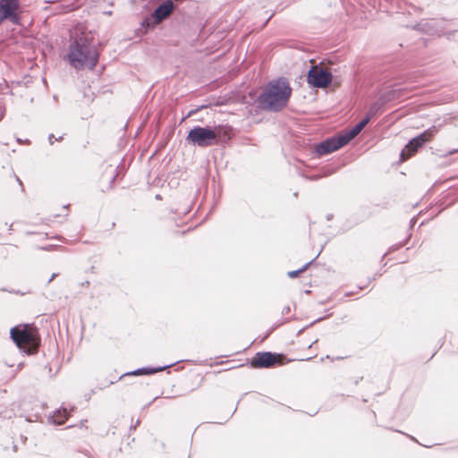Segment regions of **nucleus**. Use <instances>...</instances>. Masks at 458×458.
<instances>
[{"mask_svg": "<svg viewBox=\"0 0 458 458\" xmlns=\"http://www.w3.org/2000/svg\"><path fill=\"white\" fill-rule=\"evenodd\" d=\"M17 181H18V182H19V183L21 185V181L19 178H17Z\"/></svg>", "mask_w": 458, "mask_h": 458, "instance_id": "24", "label": "nucleus"}, {"mask_svg": "<svg viewBox=\"0 0 458 458\" xmlns=\"http://www.w3.org/2000/svg\"><path fill=\"white\" fill-rule=\"evenodd\" d=\"M291 93L286 81L276 80L267 85L259 97V103L265 109L278 111L286 106Z\"/></svg>", "mask_w": 458, "mask_h": 458, "instance_id": "1", "label": "nucleus"}, {"mask_svg": "<svg viewBox=\"0 0 458 458\" xmlns=\"http://www.w3.org/2000/svg\"><path fill=\"white\" fill-rule=\"evenodd\" d=\"M332 81V74L327 70L313 66L308 72V82L315 88H326Z\"/></svg>", "mask_w": 458, "mask_h": 458, "instance_id": "7", "label": "nucleus"}, {"mask_svg": "<svg viewBox=\"0 0 458 458\" xmlns=\"http://www.w3.org/2000/svg\"><path fill=\"white\" fill-rule=\"evenodd\" d=\"M57 276H58V274L53 273L52 276H50V278L47 281V284H49Z\"/></svg>", "mask_w": 458, "mask_h": 458, "instance_id": "19", "label": "nucleus"}, {"mask_svg": "<svg viewBox=\"0 0 458 458\" xmlns=\"http://www.w3.org/2000/svg\"><path fill=\"white\" fill-rule=\"evenodd\" d=\"M67 58L70 64L76 70H81L84 67L92 70L98 62V53L87 40L81 38L71 43Z\"/></svg>", "mask_w": 458, "mask_h": 458, "instance_id": "2", "label": "nucleus"}, {"mask_svg": "<svg viewBox=\"0 0 458 458\" xmlns=\"http://www.w3.org/2000/svg\"><path fill=\"white\" fill-rule=\"evenodd\" d=\"M343 140H344L341 135L327 139L316 146L315 151L318 156L329 154L345 146L346 144Z\"/></svg>", "mask_w": 458, "mask_h": 458, "instance_id": "9", "label": "nucleus"}, {"mask_svg": "<svg viewBox=\"0 0 458 458\" xmlns=\"http://www.w3.org/2000/svg\"><path fill=\"white\" fill-rule=\"evenodd\" d=\"M106 13V14H108V15H111L112 12H111V11H109V12H106V13Z\"/></svg>", "mask_w": 458, "mask_h": 458, "instance_id": "23", "label": "nucleus"}, {"mask_svg": "<svg viewBox=\"0 0 458 458\" xmlns=\"http://www.w3.org/2000/svg\"><path fill=\"white\" fill-rule=\"evenodd\" d=\"M20 7L19 0H0V24L4 20H9L13 24L20 21L17 11Z\"/></svg>", "mask_w": 458, "mask_h": 458, "instance_id": "6", "label": "nucleus"}, {"mask_svg": "<svg viewBox=\"0 0 458 458\" xmlns=\"http://www.w3.org/2000/svg\"><path fill=\"white\" fill-rule=\"evenodd\" d=\"M310 263H307L305 266H303L302 268L301 269H298V270H294V271H289L288 272V276L292 278H294L296 277L300 273L305 271L307 269V267H309Z\"/></svg>", "mask_w": 458, "mask_h": 458, "instance_id": "15", "label": "nucleus"}, {"mask_svg": "<svg viewBox=\"0 0 458 458\" xmlns=\"http://www.w3.org/2000/svg\"><path fill=\"white\" fill-rule=\"evenodd\" d=\"M170 196L169 194V184L165 187V189L163 191L162 193L156 194L155 198L156 199H163L165 198H168Z\"/></svg>", "mask_w": 458, "mask_h": 458, "instance_id": "14", "label": "nucleus"}, {"mask_svg": "<svg viewBox=\"0 0 458 458\" xmlns=\"http://www.w3.org/2000/svg\"><path fill=\"white\" fill-rule=\"evenodd\" d=\"M62 139H63V137H62V136H60L59 138H55L54 134H50V135L48 136V140H49L50 144H53V143H54V140H56V141H59V140H61Z\"/></svg>", "mask_w": 458, "mask_h": 458, "instance_id": "18", "label": "nucleus"}, {"mask_svg": "<svg viewBox=\"0 0 458 458\" xmlns=\"http://www.w3.org/2000/svg\"><path fill=\"white\" fill-rule=\"evenodd\" d=\"M370 117L369 115H367L364 117L361 121H360L357 125L359 126L360 130L361 131L369 122Z\"/></svg>", "mask_w": 458, "mask_h": 458, "instance_id": "16", "label": "nucleus"}, {"mask_svg": "<svg viewBox=\"0 0 458 458\" xmlns=\"http://www.w3.org/2000/svg\"><path fill=\"white\" fill-rule=\"evenodd\" d=\"M171 367H172V364L162 366V367H144V368H140V369H138L136 370H133L131 372H128V373L124 374L123 376H129V375H135V376H138V375H150V374H154V373L162 371L165 369H169Z\"/></svg>", "mask_w": 458, "mask_h": 458, "instance_id": "11", "label": "nucleus"}, {"mask_svg": "<svg viewBox=\"0 0 458 458\" xmlns=\"http://www.w3.org/2000/svg\"><path fill=\"white\" fill-rule=\"evenodd\" d=\"M437 131V128L433 126L410 140V142L401 152V161L404 162L410 157L413 156L419 148L422 147L426 142L429 141L435 136Z\"/></svg>", "mask_w": 458, "mask_h": 458, "instance_id": "5", "label": "nucleus"}, {"mask_svg": "<svg viewBox=\"0 0 458 458\" xmlns=\"http://www.w3.org/2000/svg\"><path fill=\"white\" fill-rule=\"evenodd\" d=\"M54 248H55V246H53V245H49V246H47V247L44 248V250H53Z\"/></svg>", "mask_w": 458, "mask_h": 458, "instance_id": "21", "label": "nucleus"}, {"mask_svg": "<svg viewBox=\"0 0 458 458\" xmlns=\"http://www.w3.org/2000/svg\"><path fill=\"white\" fill-rule=\"evenodd\" d=\"M218 133L208 127H194L188 134L187 140L193 145L208 147L216 143Z\"/></svg>", "mask_w": 458, "mask_h": 458, "instance_id": "4", "label": "nucleus"}, {"mask_svg": "<svg viewBox=\"0 0 458 458\" xmlns=\"http://www.w3.org/2000/svg\"><path fill=\"white\" fill-rule=\"evenodd\" d=\"M69 416V413L66 409L56 411L52 416L53 422L56 425H62L65 422Z\"/></svg>", "mask_w": 458, "mask_h": 458, "instance_id": "12", "label": "nucleus"}, {"mask_svg": "<svg viewBox=\"0 0 458 458\" xmlns=\"http://www.w3.org/2000/svg\"><path fill=\"white\" fill-rule=\"evenodd\" d=\"M172 13V0H165L154 13L144 19L142 25L146 27L159 23Z\"/></svg>", "mask_w": 458, "mask_h": 458, "instance_id": "8", "label": "nucleus"}, {"mask_svg": "<svg viewBox=\"0 0 458 458\" xmlns=\"http://www.w3.org/2000/svg\"><path fill=\"white\" fill-rule=\"evenodd\" d=\"M277 362V357L271 352H258L251 360L253 368H270Z\"/></svg>", "mask_w": 458, "mask_h": 458, "instance_id": "10", "label": "nucleus"}, {"mask_svg": "<svg viewBox=\"0 0 458 458\" xmlns=\"http://www.w3.org/2000/svg\"><path fill=\"white\" fill-rule=\"evenodd\" d=\"M361 131L360 130L359 126L356 124L353 126L351 130L345 131L344 133L341 134L343 138V141L345 142V144H348L355 136H357Z\"/></svg>", "mask_w": 458, "mask_h": 458, "instance_id": "13", "label": "nucleus"}, {"mask_svg": "<svg viewBox=\"0 0 458 458\" xmlns=\"http://www.w3.org/2000/svg\"><path fill=\"white\" fill-rule=\"evenodd\" d=\"M190 211V206L187 205L184 208H182V214H186Z\"/></svg>", "mask_w": 458, "mask_h": 458, "instance_id": "20", "label": "nucleus"}, {"mask_svg": "<svg viewBox=\"0 0 458 458\" xmlns=\"http://www.w3.org/2000/svg\"><path fill=\"white\" fill-rule=\"evenodd\" d=\"M1 291L9 292V293H14L13 290H7L5 288H2Z\"/></svg>", "mask_w": 458, "mask_h": 458, "instance_id": "22", "label": "nucleus"}, {"mask_svg": "<svg viewBox=\"0 0 458 458\" xmlns=\"http://www.w3.org/2000/svg\"><path fill=\"white\" fill-rule=\"evenodd\" d=\"M10 334L19 349L30 353V349L35 346V335L27 326L14 327L11 329Z\"/></svg>", "mask_w": 458, "mask_h": 458, "instance_id": "3", "label": "nucleus"}, {"mask_svg": "<svg viewBox=\"0 0 458 458\" xmlns=\"http://www.w3.org/2000/svg\"><path fill=\"white\" fill-rule=\"evenodd\" d=\"M370 117L369 115H367L364 117L361 121H360L357 125L359 126L360 130L361 131L369 122Z\"/></svg>", "mask_w": 458, "mask_h": 458, "instance_id": "17", "label": "nucleus"}]
</instances>
